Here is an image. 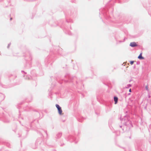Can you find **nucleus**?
Returning a JSON list of instances; mask_svg holds the SVG:
<instances>
[{"instance_id":"1","label":"nucleus","mask_w":151,"mask_h":151,"mask_svg":"<svg viewBox=\"0 0 151 151\" xmlns=\"http://www.w3.org/2000/svg\"><path fill=\"white\" fill-rule=\"evenodd\" d=\"M56 108L58 109V112L59 114H61L62 113V110L61 109V108L60 107V106L58 104L56 105Z\"/></svg>"},{"instance_id":"2","label":"nucleus","mask_w":151,"mask_h":151,"mask_svg":"<svg viewBox=\"0 0 151 151\" xmlns=\"http://www.w3.org/2000/svg\"><path fill=\"white\" fill-rule=\"evenodd\" d=\"M130 46L132 47H134L137 46V45L135 42H133L130 43Z\"/></svg>"},{"instance_id":"3","label":"nucleus","mask_w":151,"mask_h":151,"mask_svg":"<svg viewBox=\"0 0 151 151\" xmlns=\"http://www.w3.org/2000/svg\"><path fill=\"white\" fill-rule=\"evenodd\" d=\"M114 100L115 101V104H116L117 103L118 98L116 97H114Z\"/></svg>"},{"instance_id":"4","label":"nucleus","mask_w":151,"mask_h":151,"mask_svg":"<svg viewBox=\"0 0 151 151\" xmlns=\"http://www.w3.org/2000/svg\"><path fill=\"white\" fill-rule=\"evenodd\" d=\"M138 58L139 59H143L144 58L142 56V53H141L139 56L138 57Z\"/></svg>"},{"instance_id":"5","label":"nucleus","mask_w":151,"mask_h":151,"mask_svg":"<svg viewBox=\"0 0 151 151\" xmlns=\"http://www.w3.org/2000/svg\"><path fill=\"white\" fill-rule=\"evenodd\" d=\"M130 64L131 65H132L133 64V63H134V61H130Z\"/></svg>"},{"instance_id":"6","label":"nucleus","mask_w":151,"mask_h":151,"mask_svg":"<svg viewBox=\"0 0 151 151\" xmlns=\"http://www.w3.org/2000/svg\"><path fill=\"white\" fill-rule=\"evenodd\" d=\"M146 89L147 90H148V86H146L145 87Z\"/></svg>"},{"instance_id":"7","label":"nucleus","mask_w":151,"mask_h":151,"mask_svg":"<svg viewBox=\"0 0 151 151\" xmlns=\"http://www.w3.org/2000/svg\"><path fill=\"white\" fill-rule=\"evenodd\" d=\"M129 92H131V89H130L129 90Z\"/></svg>"},{"instance_id":"8","label":"nucleus","mask_w":151,"mask_h":151,"mask_svg":"<svg viewBox=\"0 0 151 151\" xmlns=\"http://www.w3.org/2000/svg\"><path fill=\"white\" fill-rule=\"evenodd\" d=\"M12 19V18H11L10 19L11 20Z\"/></svg>"}]
</instances>
